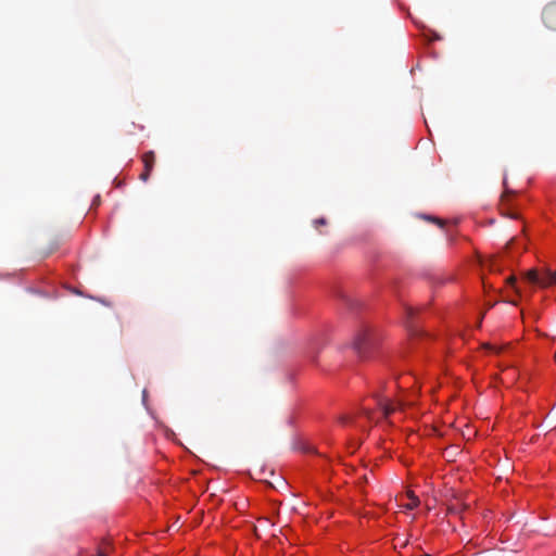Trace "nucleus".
Here are the masks:
<instances>
[{
  "label": "nucleus",
  "mask_w": 556,
  "mask_h": 556,
  "mask_svg": "<svg viewBox=\"0 0 556 556\" xmlns=\"http://www.w3.org/2000/svg\"><path fill=\"white\" fill-rule=\"evenodd\" d=\"M505 281H506V283H507V287H508L509 289H511V291H513L514 293H516V295H517V296L521 298V289H520V287H519L518 281L516 280V278H515L514 276L509 275V276H507V277L505 278Z\"/></svg>",
  "instance_id": "nucleus-7"
},
{
  "label": "nucleus",
  "mask_w": 556,
  "mask_h": 556,
  "mask_svg": "<svg viewBox=\"0 0 556 556\" xmlns=\"http://www.w3.org/2000/svg\"><path fill=\"white\" fill-rule=\"evenodd\" d=\"M357 414H358V415H361V416H364V417H368V416H369V414H370V408H369V407H367V406H361V407L358 408Z\"/></svg>",
  "instance_id": "nucleus-11"
},
{
  "label": "nucleus",
  "mask_w": 556,
  "mask_h": 556,
  "mask_svg": "<svg viewBox=\"0 0 556 556\" xmlns=\"http://www.w3.org/2000/svg\"><path fill=\"white\" fill-rule=\"evenodd\" d=\"M292 447L294 451L303 453V454H308V455L317 454V450H316L315 445H313L309 441H307L303 438H300V437H295L293 439Z\"/></svg>",
  "instance_id": "nucleus-2"
},
{
  "label": "nucleus",
  "mask_w": 556,
  "mask_h": 556,
  "mask_svg": "<svg viewBox=\"0 0 556 556\" xmlns=\"http://www.w3.org/2000/svg\"><path fill=\"white\" fill-rule=\"evenodd\" d=\"M402 321L406 328L409 346L397 354H386L382 350V333L379 328L368 321L361 320L358 329L351 343L352 352L357 358L365 361L380 357L382 365L392 375L393 379L402 372H407L414 381L420 379L417 366L422 365L428 356L426 351L430 343L443 340V334L433 332L426 325L428 311H419L407 304H401Z\"/></svg>",
  "instance_id": "nucleus-1"
},
{
  "label": "nucleus",
  "mask_w": 556,
  "mask_h": 556,
  "mask_svg": "<svg viewBox=\"0 0 556 556\" xmlns=\"http://www.w3.org/2000/svg\"><path fill=\"white\" fill-rule=\"evenodd\" d=\"M344 424H349L351 422V418L350 417H346L344 420H343Z\"/></svg>",
  "instance_id": "nucleus-16"
},
{
  "label": "nucleus",
  "mask_w": 556,
  "mask_h": 556,
  "mask_svg": "<svg viewBox=\"0 0 556 556\" xmlns=\"http://www.w3.org/2000/svg\"><path fill=\"white\" fill-rule=\"evenodd\" d=\"M375 402L376 405L382 409H386L388 406V399L379 395L378 393L375 394Z\"/></svg>",
  "instance_id": "nucleus-9"
},
{
  "label": "nucleus",
  "mask_w": 556,
  "mask_h": 556,
  "mask_svg": "<svg viewBox=\"0 0 556 556\" xmlns=\"http://www.w3.org/2000/svg\"><path fill=\"white\" fill-rule=\"evenodd\" d=\"M343 301L345 302V304L351 308V309H356V311H359L362 309L363 307V304L357 302V301H354L352 299H349L346 296H342Z\"/></svg>",
  "instance_id": "nucleus-8"
},
{
  "label": "nucleus",
  "mask_w": 556,
  "mask_h": 556,
  "mask_svg": "<svg viewBox=\"0 0 556 556\" xmlns=\"http://www.w3.org/2000/svg\"><path fill=\"white\" fill-rule=\"evenodd\" d=\"M142 162H143V165H144V170H143V173H141L140 179L146 182V181H148V179L150 177V174L152 172V168H153L154 152L153 151L146 152L142 155Z\"/></svg>",
  "instance_id": "nucleus-5"
},
{
  "label": "nucleus",
  "mask_w": 556,
  "mask_h": 556,
  "mask_svg": "<svg viewBox=\"0 0 556 556\" xmlns=\"http://www.w3.org/2000/svg\"><path fill=\"white\" fill-rule=\"evenodd\" d=\"M430 33H431V36H432L430 38L431 40H440L441 39V36L438 33H435L433 30H431Z\"/></svg>",
  "instance_id": "nucleus-15"
},
{
  "label": "nucleus",
  "mask_w": 556,
  "mask_h": 556,
  "mask_svg": "<svg viewBox=\"0 0 556 556\" xmlns=\"http://www.w3.org/2000/svg\"><path fill=\"white\" fill-rule=\"evenodd\" d=\"M147 401H148V392H147V390L144 389V390L142 391V404L148 408V406H147Z\"/></svg>",
  "instance_id": "nucleus-14"
},
{
  "label": "nucleus",
  "mask_w": 556,
  "mask_h": 556,
  "mask_svg": "<svg viewBox=\"0 0 556 556\" xmlns=\"http://www.w3.org/2000/svg\"><path fill=\"white\" fill-rule=\"evenodd\" d=\"M420 217L424 218V219H427V220L435 223L440 228L444 227V223L441 219H439V218H437L434 216L427 215V214H421Z\"/></svg>",
  "instance_id": "nucleus-10"
},
{
  "label": "nucleus",
  "mask_w": 556,
  "mask_h": 556,
  "mask_svg": "<svg viewBox=\"0 0 556 556\" xmlns=\"http://www.w3.org/2000/svg\"><path fill=\"white\" fill-rule=\"evenodd\" d=\"M100 203H101L100 194L94 195L93 199H92V202H91V206L92 207H97V206L100 205Z\"/></svg>",
  "instance_id": "nucleus-12"
},
{
  "label": "nucleus",
  "mask_w": 556,
  "mask_h": 556,
  "mask_svg": "<svg viewBox=\"0 0 556 556\" xmlns=\"http://www.w3.org/2000/svg\"><path fill=\"white\" fill-rule=\"evenodd\" d=\"M480 264L482 267H488L490 271H501L506 261L504 258L480 260Z\"/></svg>",
  "instance_id": "nucleus-6"
},
{
  "label": "nucleus",
  "mask_w": 556,
  "mask_h": 556,
  "mask_svg": "<svg viewBox=\"0 0 556 556\" xmlns=\"http://www.w3.org/2000/svg\"><path fill=\"white\" fill-rule=\"evenodd\" d=\"M542 18L547 28L556 30V3H549L544 8Z\"/></svg>",
  "instance_id": "nucleus-3"
},
{
  "label": "nucleus",
  "mask_w": 556,
  "mask_h": 556,
  "mask_svg": "<svg viewBox=\"0 0 556 556\" xmlns=\"http://www.w3.org/2000/svg\"><path fill=\"white\" fill-rule=\"evenodd\" d=\"M100 556H105V554H104V553H102V552H100Z\"/></svg>",
  "instance_id": "nucleus-17"
},
{
  "label": "nucleus",
  "mask_w": 556,
  "mask_h": 556,
  "mask_svg": "<svg viewBox=\"0 0 556 556\" xmlns=\"http://www.w3.org/2000/svg\"><path fill=\"white\" fill-rule=\"evenodd\" d=\"M313 223H314L315 227H318L320 225H326L327 220L325 217H319V218H316Z\"/></svg>",
  "instance_id": "nucleus-13"
},
{
  "label": "nucleus",
  "mask_w": 556,
  "mask_h": 556,
  "mask_svg": "<svg viewBox=\"0 0 556 556\" xmlns=\"http://www.w3.org/2000/svg\"><path fill=\"white\" fill-rule=\"evenodd\" d=\"M529 281L538 287H547L556 283V275L554 273H548L545 277H541L538 274H532L529 277Z\"/></svg>",
  "instance_id": "nucleus-4"
}]
</instances>
